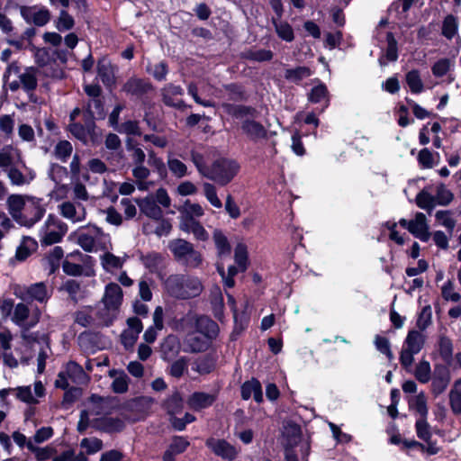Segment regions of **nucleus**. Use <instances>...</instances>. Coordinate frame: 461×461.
Instances as JSON below:
<instances>
[{"label":"nucleus","instance_id":"nucleus-37","mask_svg":"<svg viewBox=\"0 0 461 461\" xmlns=\"http://www.w3.org/2000/svg\"><path fill=\"white\" fill-rule=\"evenodd\" d=\"M19 77L23 88L26 93L33 92L37 88L38 80L34 68L32 67L27 68L26 71L21 74Z\"/></svg>","mask_w":461,"mask_h":461},{"label":"nucleus","instance_id":"nucleus-18","mask_svg":"<svg viewBox=\"0 0 461 461\" xmlns=\"http://www.w3.org/2000/svg\"><path fill=\"white\" fill-rule=\"evenodd\" d=\"M162 409L167 412L168 417L179 414L184 409V399L177 390L169 395L161 404Z\"/></svg>","mask_w":461,"mask_h":461},{"label":"nucleus","instance_id":"nucleus-60","mask_svg":"<svg viewBox=\"0 0 461 461\" xmlns=\"http://www.w3.org/2000/svg\"><path fill=\"white\" fill-rule=\"evenodd\" d=\"M29 313H30V311H29L28 306L23 303H20L14 308L12 320L17 325H21L28 319Z\"/></svg>","mask_w":461,"mask_h":461},{"label":"nucleus","instance_id":"nucleus-17","mask_svg":"<svg viewBox=\"0 0 461 461\" xmlns=\"http://www.w3.org/2000/svg\"><path fill=\"white\" fill-rule=\"evenodd\" d=\"M136 202L140 212L147 217L153 220H159L162 218L163 212L157 204L154 198L146 196L145 198L138 199Z\"/></svg>","mask_w":461,"mask_h":461},{"label":"nucleus","instance_id":"nucleus-62","mask_svg":"<svg viewBox=\"0 0 461 461\" xmlns=\"http://www.w3.org/2000/svg\"><path fill=\"white\" fill-rule=\"evenodd\" d=\"M86 104H90V108L95 109V113L97 115V121L104 120L106 117V111L104 108V97L95 99H88Z\"/></svg>","mask_w":461,"mask_h":461},{"label":"nucleus","instance_id":"nucleus-2","mask_svg":"<svg viewBox=\"0 0 461 461\" xmlns=\"http://www.w3.org/2000/svg\"><path fill=\"white\" fill-rule=\"evenodd\" d=\"M240 169V166L235 159L221 157L212 163L204 176L218 185L226 186L238 175Z\"/></svg>","mask_w":461,"mask_h":461},{"label":"nucleus","instance_id":"nucleus-16","mask_svg":"<svg viewBox=\"0 0 461 461\" xmlns=\"http://www.w3.org/2000/svg\"><path fill=\"white\" fill-rule=\"evenodd\" d=\"M222 88L227 93L229 103L236 104L245 103L249 100V95L245 86L240 83H229L222 85Z\"/></svg>","mask_w":461,"mask_h":461},{"label":"nucleus","instance_id":"nucleus-40","mask_svg":"<svg viewBox=\"0 0 461 461\" xmlns=\"http://www.w3.org/2000/svg\"><path fill=\"white\" fill-rule=\"evenodd\" d=\"M406 83L412 94H420L423 91V83L417 69H412L406 74Z\"/></svg>","mask_w":461,"mask_h":461},{"label":"nucleus","instance_id":"nucleus-9","mask_svg":"<svg viewBox=\"0 0 461 461\" xmlns=\"http://www.w3.org/2000/svg\"><path fill=\"white\" fill-rule=\"evenodd\" d=\"M190 446L186 437L175 435L162 455L163 461H176V456L185 453Z\"/></svg>","mask_w":461,"mask_h":461},{"label":"nucleus","instance_id":"nucleus-58","mask_svg":"<svg viewBox=\"0 0 461 461\" xmlns=\"http://www.w3.org/2000/svg\"><path fill=\"white\" fill-rule=\"evenodd\" d=\"M417 160L421 168H432L434 166L433 153L428 148L420 150Z\"/></svg>","mask_w":461,"mask_h":461},{"label":"nucleus","instance_id":"nucleus-31","mask_svg":"<svg viewBox=\"0 0 461 461\" xmlns=\"http://www.w3.org/2000/svg\"><path fill=\"white\" fill-rule=\"evenodd\" d=\"M449 405L455 415H461V378L456 380L450 390Z\"/></svg>","mask_w":461,"mask_h":461},{"label":"nucleus","instance_id":"nucleus-6","mask_svg":"<svg viewBox=\"0 0 461 461\" xmlns=\"http://www.w3.org/2000/svg\"><path fill=\"white\" fill-rule=\"evenodd\" d=\"M205 446L223 459L233 461L238 456L236 447L226 439L209 438L205 441Z\"/></svg>","mask_w":461,"mask_h":461},{"label":"nucleus","instance_id":"nucleus-28","mask_svg":"<svg viewBox=\"0 0 461 461\" xmlns=\"http://www.w3.org/2000/svg\"><path fill=\"white\" fill-rule=\"evenodd\" d=\"M122 290H104L103 303L108 311H117L122 303Z\"/></svg>","mask_w":461,"mask_h":461},{"label":"nucleus","instance_id":"nucleus-15","mask_svg":"<svg viewBox=\"0 0 461 461\" xmlns=\"http://www.w3.org/2000/svg\"><path fill=\"white\" fill-rule=\"evenodd\" d=\"M412 222H414V230H409V232L422 242H428L431 234L426 215L423 212H416Z\"/></svg>","mask_w":461,"mask_h":461},{"label":"nucleus","instance_id":"nucleus-19","mask_svg":"<svg viewBox=\"0 0 461 461\" xmlns=\"http://www.w3.org/2000/svg\"><path fill=\"white\" fill-rule=\"evenodd\" d=\"M195 321L196 315L189 312L180 318L175 317L169 323V326L177 332H187L188 334L194 330Z\"/></svg>","mask_w":461,"mask_h":461},{"label":"nucleus","instance_id":"nucleus-10","mask_svg":"<svg viewBox=\"0 0 461 461\" xmlns=\"http://www.w3.org/2000/svg\"><path fill=\"white\" fill-rule=\"evenodd\" d=\"M96 72L104 86L111 91L116 85L114 67L111 61L105 58L98 59Z\"/></svg>","mask_w":461,"mask_h":461},{"label":"nucleus","instance_id":"nucleus-35","mask_svg":"<svg viewBox=\"0 0 461 461\" xmlns=\"http://www.w3.org/2000/svg\"><path fill=\"white\" fill-rule=\"evenodd\" d=\"M458 32L457 18L453 14H447L442 23L441 34L447 40H452Z\"/></svg>","mask_w":461,"mask_h":461},{"label":"nucleus","instance_id":"nucleus-24","mask_svg":"<svg viewBox=\"0 0 461 461\" xmlns=\"http://www.w3.org/2000/svg\"><path fill=\"white\" fill-rule=\"evenodd\" d=\"M415 431L417 437L425 442V445L433 444L434 447H438L437 440L432 439L431 427L429 424L427 418L418 419L415 422Z\"/></svg>","mask_w":461,"mask_h":461},{"label":"nucleus","instance_id":"nucleus-46","mask_svg":"<svg viewBox=\"0 0 461 461\" xmlns=\"http://www.w3.org/2000/svg\"><path fill=\"white\" fill-rule=\"evenodd\" d=\"M234 259L239 268L243 272L249 263L248 249L243 243H238L234 249Z\"/></svg>","mask_w":461,"mask_h":461},{"label":"nucleus","instance_id":"nucleus-47","mask_svg":"<svg viewBox=\"0 0 461 461\" xmlns=\"http://www.w3.org/2000/svg\"><path fill=\"white\" fill-rule=\"evenodd\" d=\"M274 57V53L270 50L260 49L257 50H249L245 53L244 58L248 60L265 62L270 61Z\"/></svg>","mask_w":461,"mask_h":461},{"label":"nucleus","instance_id":"nucleus-49","mask_svg":"<svg viewBox=\"0 0 461 461\" xmlns=\"http://www.w3.org/2000/svg\"><path fill=\"white\" fill-rule=\"evenodd\" d=\"M73 151L72 144L66 140H59L54 149V155L62 162H67Z\"/></svg>","mask_w":461,"mask_h":461},{"label":"nucleus","instance_id":"nucleus-7","mask_svg":"<svg viewBox=\"0 0 461 461\" xmlns=\"http://www.w3.org/2000/svg\"><path fill=\"white\" fill-rule=\"evenodd\" d=\"M154 89L155 87L149 78L136 77H130L122 86V91L138 98H142L147 94L154 91Z\"/></svg>","mask_w":461,"mask_h":461},{"label":"nucleus","instance_id":"nucleus-43","mask_svg":"<svg viewBox=\"0 0 461 461\" xmlns=\"http://www.w3.org/2000/svg\"><path fill=\"white\" fill-rule=\"evenodd\" d=\"M62 269L66 275L71 276H80L83 274H85L86 276H90L93 274L92 269H87L86 272H84V267L80 264L70 262L68 259L63 261Z\"/></svg>","mask_w":461,"mask_h":461},{"label":"nucleus","instance_id":"nucleus-8","mask_svg":"<svg viewBox=\"0 0 461 461\" xmlns=\"http://www.w3.org/2000/svg\"><path fill=\"white\" fill-rule=\"evenodd\" d=\"M91 427L95 430L113 434L120 433L125 429L124 421L118 417L103 416L91 421Z\"/></svg>","mask_w":461,"mask_h":461},{"label":"nucleus","instance_id":"nucleus-63","mask_svg":"<svg viewBox=\"0 0 461 461\" xmlns=\"http://www.w3.org/2000/svg\"><path fill=\"white\" fill-rule=\"evenodd\" d=\"M120 132H124L127 135L141 136L142 132L137 121H126L121 124Z\"/></svg>","mask_w":461,"mask_h":461},{"label":"nucleus","instance_id":"nucleus-59","mask_svg":"<svg viewBox=\"0 0 461 461\" xmlns=\"http://www.w3.org/2000/svg\"><path fill=\"white\" fill-rule=\"evenodd\" d=\"M85 126L81 122H69L68 131H69L77 140L84 144L87 143V136L85 131Z\"/></svg>","mask_w":461,"mask_h":461},{"label":"nucleus","instance_id":"nucleus-23","mask_svg":"<svg viewBox=\"0 0 461 461\" xmlns=\"http://www.w3.org/2000/svg\"><path fill=\"white\" fill-rule=\"evenodd\" d=\"M424 344L425 337L421 334L420 330H409L404 339L403 348L418 354L424 347Z\"/></svg>","mask_w":461,"mask_h":461},{"label":"nucleus","instance_id":"nucleus-54","mask_svg":"<svg viewBox=\"0 0 461 461\" xmlns=\"http://www.w3.org/2000/svg\"><path fill=\"white\" fill-rule=\"evenodd\" d=\"M187 369V361L185 357H182L174 361L168 370V375L175 378H180L184 375L185 371Z\"/></svg>","mask_w":461,"mask_h":461},{"label":"nucleus","instance_id":"nucleus-36","mask_svg":"<svg viewBox=\"0 0 461 461\" xmlns=\"http://www.w3.org/2000/svg\"><path fill=\"white\" fill-rule=\"evenodd\" d=\"M54 25L60 32L70 31L75 26V19L66 9H62L59 17L54 21Z\"/></svg>","mask_w":461,"mask_h":461},{"label":"nucleus","instance_id":"nucleus-50","mask_svg":"<svg viewBox=\"0 0 461 461\" xmlns=\"http://www.w3.org/2000/svg\"><path fill=\"white\" fill-rule=\"evenodd\" d=\"M375 345L376 349L386 356L389 361H392L394 358L393 353L391 349V344L389 339L386 337L376 335L375 337Z\"/></svg>","mask_w":461,"mask_h":461},{"label":"nucleus","instance_id":"nucleus-25","mask_svg":"<svg viewBox=\"0 0 461 461\" xmlns=\"http://www.w3.org/2000/svg\"><path fill=\"white\" fill-rule=\"evenodd\" d=\"M419 449L422 453H426L429 456H435L439 453L441 450L440 447H434L433 444L425 445L416 439H403L402 446H401L402 451H406L407 449Z\"/></svg>","mask_w":461,"mask_h":461},{"label":"nucleus","instance_id":"nucleus-30","mask_svg":"<svg viewBox=\"0 0 461 461\" xmlns=\"http://www.w3.org/2000/svg\"><path fill=\"white\" fill-rule=\"evenodd\" d=\"M328 95L329 91L326 85L321 83L311 89L308 95V100L312 104H318L321 103L322 100H325V105L321 110V112H323L324 109L327 108L330 104V99Z\"/></svg>","mask_w":461,"mask_h":461},{"label":"nucleus","instance_id":"nucleus-55","mask_svg":"<svg viewBox=\"0 0 461 461\" xmlns=\"http://www.w3.org/2000/svg\"><path fill=\"white\" fill-rule=\"evenodd\" d=\"M203 191H204V195H205L206 199L209 201V203L212 206H214L216 208H221L222 203L219 199V197L217 195L216 187L212 184L204 183L203 184Z\"/></svg>","mask_w":461,"mask_h":461},{"label":"nucleus","instance_id":"nucleus-56","mask_svg":"<svg viewBox=\"0 0 461 461\" xmlns=\"http://www.w3.org/2000/svg\"><path fill=\"white\" fill-rule=\"evenodd\" d=\"M450 69V60L447 58H442L439 59L438 61H436L433 66L431 67L432 74L436 77H442Z\"/></svg>","mask_w":461,"mask_h":461},{"label":"nucleus","instance_id":"nucleus-29","mask_svg":"<svg viewBox=\"0 0 461 461\" xmlns=\"http://www.w3.org/2000/svg\"><path fill=\"white\" fill-rule=\"evenodd\" d=\"M140 260L149 272L156 273L162 265L163 257L159 252L151 251L147 254L141 253Z\"/></svg>","mask_w":461,"mask_h":461},{"label":"nucleus","instance_id":"nucleus-41","mask_svg":"<svg viewBox=\"0 0 461 461\" xmlns=\"http://www.w3.org/2000/svg\"><path fill=\"white\" fill-rule=\"evenodd\" d=\"M148 164L158 174L161 179L167 176V169L163 159L158 157L152 149L149 151Z\"/></svg>","mask_w":461,"mask_h":461},{"label":"nucleus","instance_id":"nucleus-48","mask_svg":"<svg viewBox=\"0 0 461 461\" xmlns=\"http://www.w3.org/2000/svg\"><path fill=\"white\" fill-rule=\"evenodd\" d=\"M35 35L36 29L34 27H29L21 34L19 39H7L6 42L16 50H21L23 49V41H28L29 43H32V40Z\"/></svg>","mask_w":461,"mask_h":461},{"label":"nucleus","instance_id":"nucleus-22","mask_svg":"<svg viewBox=\"0 0 461 461\" xmlns=\"http://www.w3.org/2000/svg\"><path fill=\"white\" fill-rule=\"evenodd\" d=\"M76 372L83 373L82 366L74 361L68 362L66 373L62 371L59 373L58 378L55 381V387L67 390L69 386L68 378H73Z\"/></svg>","mask_w":461,"mask_h":461},{"label":"nucleus","instance_id":"nucleus-45","mask_svg":"<svg viewBox=\"0 0 461 461\" xmlns=\"http://www.w3.org/2000/svg\"><path fill=\"white\" fill-rule=\"evenodd\" d=\"M387 47L385 50V58L388 61L393 62L398 59V42L392 32L386 33Z\"/></svg>","mask_w":461,"mask_h":461},{"label":"nucleus","instance_id":"nucleus-13","mask_svg":"<svg viewBox=\"0 0 461 461\" xmlns=\"http://www.w3.org/2000/svg\"><path fill=\"white\" fill-rule=\"evenodd\" d=\"M217 400L216 394L204 392H194L187 400L188 406L196 411L211 407Z\"/></svg>","mask_w":461,"mask_h":461},{"label":"nucleus","instance_id":"nucleus-4","mask_svg":"<svg viewBox=\"0 0 461 461\" xmlns=\"http://www.w3.org/2000/svg\"><path fill=\"white\" fill-rule=\"evenodd\" d=\"M20 14L26 23L36 27L45 26L51 19L50 11L46 6L39 7L37 5H23Z\"/></svg>","mask_w":461,"mask_h":461},{"label":"nucleus","instance_id":"nucleus-64","mask_svg":"<svg viewBox=\"0 0 461 461\" xmlns=\"http://www.w3.org/2000/svg\"><path fill=\"white\" fill-rule=\"evenodd\" d=\"M129 389V378L126 375L116 377L112 383V390L115 393H124Z\"/></svg>","mask_w":461,"mask_h":461},{"label":"nucleus","instance_id":"nucleus-38","mask_svg":"<svg viewBox=\"0 0 461 461\" xmlns=\"http://www.w3.org/2000/svg\"><path fill=\"white\" fill-rule=\"evenodd\" d=\"M436 221L445 227L451 234L456 227V220L453 218V212L450 210H439L435 213Z\"/></svg>","mask_w":461,"mask_h":461},{"label":"nucleus","instance_id":"nucleus-12","mask_svg":"<svg viewBox=\"0 0 461 461\" xmlns=\"http://www.w3.org/2000/svg\"><path fill=\"white\" fill-rule=\"evenodd\" d=\"M194 330L212 340L217 338L220 329L216 321L207 316L202 315L196 316Z\"/></svg>","mask_w":461,"mask_h":461},{"label":"nucleus","instance_id":"nucleus-51","mask_svg":"<svg viewBox=\"0 0 461 461\" xmlns=\"http://www.w3.org/2000/svg\"><path fill=\"white\" fill-rule=\"evenodd\" d=\"M27 448L35 454V458L38 461H46L51 457L55 449L50 447H35L31 441L27 443Z\"/></svg>","mask_w":461,"mask_h":461},{"label":"nucleus","instance_id":"nucleus-27","mask_svg":"<svg viewBox=\"0 0 461 461\" xmlns=\"http://www.w3.org/2000/svg\"><path fill=\"white\" fill-rule=\"evenodd\" d=\"M271 23L275 28L276 33L281 40L286 42H292L294 40V29L288 22L271 19Z\"/></svg>","mask_w":461,"mask_h":461},{"label":"nucleus","instance_id":"nucleus-14","mask_svg":"<svg viewBox=\"0 0 461 461\" xmlns=\"http://www.w3.org/2000/svg\"><path fill=\"white\" fill-rule=\"evenodd\" d=\"M165 288H203L198 279H192L189 276L176 274L169 276L165 282Z\"/></svg>","mask_w":461,"mask_h":461},{"label":"nucleus","instance_id":"nucleus-32","mask_svg":"<svg viewBox=\"0 0 461 461\" xmlns=\"http://www.w3.org/2000/svg\"><path fill=\"white\" fill-rule=\"evenodd\" d=\"M215 248L220 257L228 256L231 252V246L228 238L221 230H214L212 234Z\"/></svg>","mask_w":461,"mask_h":461},{"label":"nucleus","instance_id":"nucleus-21","mask_svg":"<svg viewBox=\"0 0 461 461\" xmlns=\"http://www.w3.org/2000/svg\"><path fill=\"white\" fill-rule=\"evenodd\" d=\"M185 340L190 348V351L194 353L206 351L212 341L211 339L205 338L203 335L196 333L195 330L188 333Z\"/></svg>","mask_w":461,"mask_h":461},{"label":"nucleus","instance_id":"nucleus-33","mask_svg":"<svg viewBox=\"0 0 461 461\" xmlns=\"http://www.w3.org/2000/svg\"><path fill=\"white\" fill-rule=\"evenodd\" d=\"M415 203L419 208L425 210L429 214L432 212L436 206L434 195L429 194L426 189H422L417 194Z\"/></svg>","mask_w":461,"mask_h":461},{"label":"nucleus","instance_id":"nucleus-5","mask_svg":"<svg viewBox=\"0 0 461 461\" xmlns=\"http://www.w3.org/2000/svg\"><path fill=\"white\" fill-rule=\"evenodd\" d=\"M224 291L228 296V301L229 303L230 304V309L233 313L234 327L231 332V336H240L243 331H245L248 329L250 321V315L248 312V303H245L243 304L242 310L239 312L236 306L234 297L227 293L228 290Z\"/></svg>","mask_w":461,"mask_h":461},{"label":"nucleus","instance_id":"nucleus-26","mask_svg":"<svg viewBox=\"0 0 461 461\" xmlns=\"http://www.w3.org/2000/svg\"><path fill=\"white\" fill-rule=\"evenodd\" d=\"M37 249V241L31 237L24 236L22 243L16 249L15 258L19 261H23L27 259Z\"/></svg>","mask_w":461,"mask_h":461},{"label":"nucleus","instance_id":"nucleus-44","mask_svg":"<svg viewBox=\"0 0 461 461\" xmlns=\"http://www.w3.org/2000/svg\"><path fill=\"white\" fill-rule=\"evenodd\" d=\"M453 199V193L447 189L443 183L437 186L436 195L434 196L436 205L447 206Z\"/></svg>","mask_w":461,"mask_h":461},{"label":"nucleus","instance_id":"nucleus-3","mask_svg":"<svg viewBox=\"0 0 461 461\" xmlns=\"http://www.w3.org/2000/svg\"><path fill=\"white\" fill-rule=\"evenodd\" d=\"M168 248L174 258L189 267H198L203 261L202 255L194 249V245L183 239H176L169 242Z\"/></svg>","mask_w":461,"mask_h":461},{"label":"nucleus","instance_id":"nucleus-61","mask_svg":"<svg viewBox=\"0 0 461 461\" xmlns=\"http://www.w3.org/2000/svg\"><path fill=\"white\" fill-rule=\"evenodd\" d=\"M169 170L177 177L187 175V167L185 163L177 158H170L167 161Z\"/></svg>","mask_w":461,"mask_h":461},{"label":"nucleus","instance_id":"nucleus-20","mask_svg":"<svg viewBox=\"0 0 461 461\" xmlns=\"http://www.w3.org/2000/svg\"><path fill=\"white\" fill-rule=\"evenodd\" d=\"M437 346L438 352L443 362L447 365H452L454 351L452 339L444 334H440L438 339Z\"/></svg>","mask_w":461,"mask_h":461},{"label":"nucleus","instance_id":"nucleus-53","mask_svg":"<svg viewBox=\"0 0 461 461\" xmlns=\"http://www.w3.org/2000/svg\"><path fill=\"white\" fill-rule=\"evenodd\" d=\"M260 384L259 380L256 377L245 381L240 386L241 399L244 401L249 400L256 390V386H259Z\"/></svg>","mask_w":461,"mask_h":461},{"label":"nucleus","instance_id":"nucleus-39","mask_svg":"<svg viewBox=\"0 0 461 461\" xmlns=\"http://www.w3.org/2000/svg\"><path fill=\"white\" fill-rule=\"evenodd\" d=\"M311 76V69L305 66H298L294 68H287L285 72V77L291 82L298 83L303 78Z\"/></svg>","mask_w":461,"mask_h":461},{"label":"nucleus","instance_id":"nucleus-42","mask_svg":"<svg viewBox=\"0 0 461 461\" xmlns=\"http://www.w3.org/2000/svg\"><path fill=\"white\" fill-rule=\"evenodd\" d=\"M415 378L421 384H427L431 379V367L427 360L420 361L414 371Z\"/></svg>","mask_w":461,"mask_h":461},{"label":"nucleus","instance_id":"nucleus-57","mask_svg":"<svg viewBox=\"0 0 461 461\" xmlns=\"http://www.w3.org/2000/svg\"><path fill=\"white\" fill-rule=\"evenodd\" d=\"M431 315V308L429 305L422 308L416 321V325L420 331L425 330L430 325Z\"/></svg>","mask_w":461,"mask_h":461},{"label":"nucleus","instance_id":"nucleus-1","mask_svg":"<svg viewBox=\"0 0 461 461\" xmlns=\"http://www.w3.org/2000/svg\"><path fill=\"white\" fill-rule=\"evenodd\" d=\"M221 108L233 120L240 122V130L250 141L257 143L268 139L267 129L256 120L258 114L256 107L244 104L221 103Z\"/></svg>","mask_w":461,"mask_h":461},{"label":"nucleus","instance_id":"nucleus-11","mask_svg":"<svg viewBox=\"0 0 461 461\" xmlns=\"http://www.w3.org/2000/svg\"><path fill=\"white\" fill-rule=\"evenodd\" d=\"M217 361V355L213 352H208L194 360L192 369L201 375H209L216 369Z\"/></svg>","mask_w":461,"mask_h":461},{"label":"nucleus","instance_id":"nucleus-52","mask_svg":"<svg viewBox=\"0 0 461 461\" xmlns=\"http://www.w3.org/2000/svg\"><path fill=\"white\" fill-rule=\"evenodd\" d=\"M81 394V389L78 387H70L65 390L63 394V399L61 402V406L63 409H69L78 399Z\"/></svg>","mask_w":461,"mask_h":461},{"label":"nucleus","instance_id":"nucleus-34","mask_svg":"<svg viewBox=\"0 0 461 461\" xmlns=\"http://www.w3.org/2000/svg\"><path fill=\"white\" fill-rule=\"evenodd\" d=\"M184 89L181 86L168 83L161 90L162 101L164 104L174 105L173 96L183 95Z\"/></svg>","mask_w":461,"mask_h":461}]
</instances>
